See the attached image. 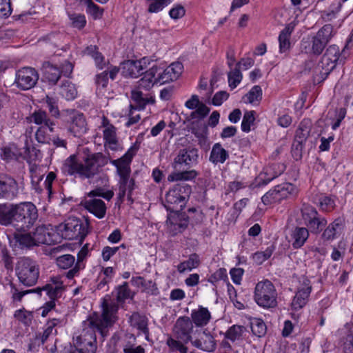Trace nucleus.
Listing matches in <instances>:
<instances>
[{"label":"nucleus","mask_w":353,"mask_h":353,"mask_svg":"<svg viewBox=\"0 0 353 353\" xmlns=\"http://www.w3.org/2000/svg\"><path fill=\"white\" fill-rule=\"evenodd\" d=\"M211 318V314L208 309L199 306L197 309L192 311L190 320L196 327H201L207 325Z\"/></svg>","instance_id":"393cba45"},{"label":"nucleus","mask_w":353,"mask_h":353,"mask_svg":"<svg viewBox=\"0 0 353 353\" xmlns=\"http://www.w3.org/2000/svg\"><path fill=\"white\" fill-rule=\"evenodd\" d=\"M210 112V108L207 107L203 103H201L197 106L196 109L192 112L190 118L191 119H197L201 120L204 119Z\"/></svg>","instance_id":"13d9d810"},{"label":"nucleus","mask_w":353,"mask_h":353,"mask_svg":"<svg viewBox=\"0 0 353 353\" xmlns=\"http://www.w3.org/2000/svg\"><path fill=\"white\" fill-rule=\"evenodd\" d=\"M336 32L334 30V27L331 24L324 25L315 34L321 40L327 44L332 37L335 35Z\"/></svg>","instance_id":"79ce46f5"},{"label":"nucleus","mask_w":353,"mask_h":353,"mask_svg":"<svg viewBox=\"0 0 353 353\" xmlns=\"http://www.w3.org/2000/svg\"><path fill=\"white\" fill-rule=\"evenodd\" d=\"M119 72V68L116 66H109L107 70L96 75L95 82L98 86L105 88L108 83L109 78L114 80Z\"/></svg>","instance_id":"2f4dec72"},{"label":"nucleus","mask_w":353,"mask_h":353,"mask_svg":"<svg viewBox=\"0 0 353 353\" xmlns=\"http://www.w3.org/2000/svg\"><path fill=\"white\" fill-rule=\"evenodd\" d=\"M201 264V259L199 254L193 253L189 255L188 259L180 263L177 265V270L179 273H184L185 271H191L197 268Z\"/></svg>","instance_id":"72a5a7b5"},{"label":"nucleus","mask_w":353,"mask_h":353,"mask_svg":"<svg viewBox=\"0 0 353 353\" xmlns=\"http://www.w3.org/2000/svg\"><path fill=\"white\" fill-rule=\"evenodd\" d=\"M191 344L196 348L206 352H212L216 348V341L208 329L196 330L192 335Z\"/></svg>","instance_id":"2eb2a0df"},{"label":"nucleus","mask_w":353,"mask_h":353,"mask_svg":"<svg viewBox=\"0 0 353 353\" xmlns=\"http://www.w3.org/2000/svg\"><path fill=\"white\" fill-rule=\"evenodd\" d=\"M116 299L117 303L114 301L109 302L106 298H104L102 302L101 305L104 301H106L108 303H116L119 307V303H124L125 301L128 299H132L133 294L130 289L129 288L128 284L127 282H124L122 285H119L116 289Z\"/></svg>","instance_id":"473e14b6"},{"label":"nucleus","mask_w":353,"mask_h":353,"mask_svg":"<svg viewBox=\"0 0 353 353\" xmlns=\"http://www.w3.org/2000/svg\"><path fill=\"white\" fill-rule=\"evenodd\" d=\"M37 219V209L31 202L16 205H0L1 225H12L18 231H26L32 227Z\"/></svg>","instance_id":"f03ea898"},{"label":"nucleus","mask_w":353,"mask_h":353,"mask_svg":"<svg viewBox=\"0 0 353 353\" xmlns=\"http://www.w3.org/2000/svg\"><path fill=\"white\" fill-rule=\"evenodd\" d=\"M103 128V136L105 141L104 146L108 147L113 151L118 150L119 143L117 135V128L110 123L109 120L103 116L101 125Z\"/></svg>","instance_id":"dca6fc26"},{"label":"nucleus","mask_w":353,"mask_h":353,"mask_svg":"<svg viewBox=\"0 0 353 353\" xmlns=\"http://www.w3.org/2000/svg\"><path fill=\"white\" fill-rule=\"evenodd\" d=\"M108 157L101 152L90 153L79 161L73 154L67 158L62 166V170L68 175H78L81 179H92L97 175L102 168L108 163Z\"/></svg>","instance_id":"7ed1b4c3"},{"label":"nucleus","mask_w":353,"mask_h":353,"mask_svg":"<svg viewBox=\"0 0 353 353\" xmlns=\"http://www.w3.org/2000/svg\"><path fill=\"white\" fill-rule=\"evenodd\" d=\"M188 225V221L186 219L178 221L175 219L172 220L168 219L167 221V226L172 236L182 232Z\"/></svg>","instance_id":"ea45409f"},{"label":"nucleus","mask_w":353,"mask_h":353,"mask_svg":"<svg viewBox=\"0 0 353 353\" xmlns=\"http://www.w3.org/2000/svg\"><path fill=\"white\" fill-rule=\"evenodd\" d=\"M295 188L292 184L282 183L268 191L262 196L261 200L265 205L279 203L283 199L288 198L290 194H293Z\"/></svg>","instance_id":"ddd939ff"},{"label":"nucleus","mask_w":353,"mask_h":353,"mask_svg":"<svg viewBox=\"0 0 353 353\" xmlns=\"http://www.w3.org/2000/svg\"><path fill=\"white\" fill-rule=\"evenodd\" d=\"M130 325L138 330V334H143L145 339L149 341L148 319L139 312H134L129 317Z\"/></svg>","instance_id":"b1692460"},{"label":"nucleus","mask_w":353,"mask_h":353,"mask_svg":"<svg viewBox=\"0 0 353 353\" xmlns=\"http://www.w3.org/2000/svg\"><path fill=\"white\" fill-rule=\"evenodd\" d=\"M35 139L38 143L42 144H50L51 138L50 134L47 132L46 127H39L34 134Z\"/></svg>","instance_id":"4d7b16f0"},{"label":"nucleus","mask_w":353,"mask_h":353,"mask_svg":"<svg viewBox=\"0 0 353 353\" xmlns=\"http://www.w3.org/2000/svg\"><path fill=\"white\" fill-rule=\"evenodd\" d=\"M147 68V59L128 60L122 64V74L125 77L136 78L143 74Z\"/></svg>","instance_id":"a211bd4d"},{"label":"nucleus","mask_w":353,"mask_h":353,"mask_svg":"<svg viewBox=\"0 0 353 353\" xmlns=\"http://www.w3.org/2000/svg\"><path fill=\"white\" fill-rule=\"evenodd\" d=\"M340 50L336 45H330L318 63L316 70L321 74V81L324 80L330 72L336 67L339 59Z\"/></svg>","instance_id":"9d476101"},{"label":"nucleus","mask_w":353,"mask_h":353,"mask_svg":"<svg viewBox=\"0 0 353 353\" xmlns=\"http://www.w3.org/2000/svg\"><path fill=\"white\" fill-rule=\"evenodd\" d=\"M141 89L132 91L131 97L138 105L140 109H143L145 105L148 103L149 100L143 97Z\"/></svg>","instance_id":"e2e57ef3"},{"label":"nucleus","mask_w":353,"mask_h":353,"mask_svg":"<svg viewBox=\"0 0 353 353\" xmlns=\"http://www.w3.org/2000/svg\"><path fill=\"white\" fill-rule=\"evenodd\" d=\"M44 77L52 85L57 84L61 77V70L50 62H44L42 65Z\"/></svg>","instance_id":"7c9ffc66"},{"label":"nucleus","mask_w":353,"mask_h":353,"mask_svg":"<svg viewBox=\"0 0 353 353\" xmlns=\"http://www.w3.org/2000/svg\"><path fill=\"white\" fill-rule=\"evenodd\" d=\"M1 259L7 270H12L13 268L12 257L10 256L9 251L6 248L1 249Z\"/></svg>","instance_id":"338daca9"},{"label":"nucleus","mask_w":353,"mask_h":353,"mask_svg":"<svg viewBox=\"0 0 353 353\" xmlns=\"http://www.w3.org/2000/svg\"><path fill=\"white\" fill-rule=\"evenodd\" d=\"M16 274L21 283L26 286H32L37 282L39 268L35 261L29 257H22L17 263Z\"/></svg>","instance_id":"423d86ee"},{"label":"nucleus","mask_w":353,"mask_h":353,"mask_svg":"<svg viewBox=\"0 0 353 353\" xmlns=\"http://www.w3.org/2000/svg\"><path fill=\"white\" fill-rule=\"evenodd\" d=\"M312 289L310 281L306 277H302L299 281V285L291 303L292 310H298L307 304Z\"/></svg>","instance_id":"4468645a"},{"label":"nucleus","mask_w":353,"mask_h":353,"mask_svg":"<svg viewBox=\"0 0 353 353\" xmlns=\"http://www.w3.org/2000/svg\"><path fill=\"white\" fill-rule=\"evenodd\" d=\"M88 252V246L87 245H85L77 254V261L75 263L74 266L63 274L67 279H72L74 277L79 274L81 270H83L85 268L83 261L86 257Z\"/></svg>","instance_id":"c85d7f7f"},{"label":"nucleus","mask_w":353,"mask_h":353,"mask_svg":"<svg viewBox=\"0 0 353 353\" xmlns=\"http://www.w3.org/2000/svg\"><path fill=\"white\" fill-rule=\"evenodd\" d=\"M245 328L243 326L234 325L230 327L225 333V337L232 341L239 340L243 333L245 332Z\"/></svg>","instance_id":"49530a36"},{"label":"nucleus","mask_w":353,"mask_h":353,"mask_svg":"<svg viewBox=\"0 0 353 353\" xmlns=\"http://www.w3.org/2000/svg\"><path fill=\"white\" fill-rule=\"evenodd\" d=\"M86 51L88 54L94 59L97 66L102 69L103 65H105L104 57L102 56L101 53L97 50L96 46L88 47Z\"/></svg>","instance_id":"bf43d9fd"},{"label":"nucleus","mask_w":353,"mask_h":353,"mask_svg":"<svg viewBox=\"0 0 353 353\" xmlns=\"http://www.w3.org/2000/svg\"><path fill=\"white\" fill-rule=\"evenodd\" d=\"M162 69L160 66L154 65L149 70L143 72V77L137 82V88L145 90L151 89L154 84L159 83L156 74Z\"/></svg>","instance_id":"5701e85b"},{"label":"nucleus","mask_w":353,"mask_h":353,"mask_svg":"<svg viewBox=\"0 0 353 353\" xmlns=\"http://www.w3.org/2000/svg\"><path fill=\"white\" fill-rule=\"evenodd\" d=\"M301 45L306 53L319 55L322 53L327 44L318 38L317 36L314 35L311 41H303Z\"/></svg>","instance_id":"cd10ccee"},{"label":"nucleus","mask_w":353,"mask_h":353,"mask_svg":"<svg viewBox=\"0 0 353 353\" xmlns=\"http://www.w3.org/2000/svg\"><path fill=\"white\" fill-rule=\"evenodd\" d=\"M9 286L12 299L16 301H20L22 297L26 294L30 293L41 294L42 291H46L50 299H57L60 297L65 290L63 281L59 276L52 278L51 283L46 284L43 288L19 291L15 285L11 281L9 283Z\"/></svg>","instance_id":"39448f33"},{"label":"nucleus","mask_w":353,"mask_h":353,"mask_svg":"<svg viewBox=\"0 0 353 353\" xmlns=\"http://www.w3.org/2000/svg\"><path fill=\"white\" fill-rule=\"evenodd\" d=\"M60 93L67 100L74 99L77 95L74 85L68 80L62 82Z\"/></svg>","instance_id":"a19ab883"},{"label":"nucleus","mask_w":353,"mask_h":353,"mask_svg":"<svg viewBox=\"0 0 353 353\" xmlns=\"http://www.w3.org/2000/svg\"><path fill=\"white\" fill-rule=\"evenodd\" d=\"M255 121V111L250 110L246 111L244 113L242 123H241V130L245 132H248L250 131L251 125L254 124Z\"/></svg>","instance_id":"603ef678"},{"label":"nucleus","mask_w":353,"mask_h":353,"mask_svg":"<svg viewBox=\"0 0 353 353\" xmlns=\"http://www.w3.org/2000/svg\"><path fill=\"white\" fill-rule=\"evenodd\" d=\"M118 306L116 303L104 301L101 314L94 312L83 322L81 333L73 337V346L81 353H95L97 350L96 332L104 336L108 329L113 325L117 317Z\"/></svg>","instance_id":"f257e3e1"},{"label":"nucleus","mask_w":353,"mask_h":353,"mask_svg":"<svg viewBox=\"0 0 353 353\" xmlns=\"http://www.w3.org/2000/svg\"><path fill=\"white\" fill-rule=\"evenodd\" d=\"M84 208L99 219H102L106 213V206L103 201L99 199H90L83 203Z\"/></svg>","instance_id":"a878e982"},{"label":"nucleus","mask_w":353,"mask_h":353,"mask_svg":"<svg viewBox=\"0 0 353 353\" xmlns=\"http://www.w3.org/2000/svg\"><path fill=\"white\" fill-rule=\"evenodd\" d=\"M190 186H181L179 184L174 185L165 195V201L170 205H180L181 208L185 205V197L182 195V192H190Z\"/></svg>","instance_id":"4be33fe9"},{"label":"nucleus","mask_w":353,"mask_h":353,"mask_svg":"<svg viewBox=\"0 0 353 353\" xmlns=\"http://www.w3.org/2000/svg\"><path fill=\"white\" fill-rule=\"evenodd\" d=\"M198 150L194 148L189 147L180 150L177 156L174 158V163L175 168L179 166L185 165L188 168H190L196 165L198 162Z\"/></svg>","instance_id":"6ab92c4d"},{"label":"nucleus","mask_w":353,"mask_h":353,"mask_svg":"<svg viewBox=\"0 0 353 353\" xmlns=\"http://www.w3.org/2000/svg\"><path fill=\"white\" fill-rule=\"evenodd\" d=\"M59 323H60V321L57 319H52L48 321L46 328L40 337L42 344L48 340L50 335L57 334V330L54 327Z\"/></svg>","instance_id":"de8ad7c7"},{"label":"nucleus","mask_w":353,"mask_h":353,"mask_svg":"<svg viewBox=\"0 0 353 353\" xmlns=\"http://www.w3.org/2000/svg\"><path fill=\"white\" fill-rule=\"evenodd\" d=\"M30 122H33L37 125H44L47 127L50 132L54 131V126L55 125L53 121L47 114L46 112L42 110H35L27 118Z\"/></svg>","instance_id":"bb28decb"},{"label":"nucleus","mask_w":353,"mask_h":353,"mask_svg":"<svg viewBox=\"0 0 353 353\" xmlns=\"http://www.w3.org/2000/svg\"><path fill=\"white\" fill-rule=\"evenodd\" d=\"M17 148L14 145L3 148L1 153V158L6 161L17 159Z\"/></svg>","instance_id":"69168bd1"},{"label":"nucleus","mask_w":353,"mask_h":353,"mask_svg":"<svg viewBox=\"0 0 353 353\" xmlns=\"http://www.w3.org/2000/svg\"><path fill=\"white\" fill-rule=\"evenodd\" d=\"M12 12L10 0H0V18L8 17Z\"/></svg>","instance_id":"774afa93"},{"label":"nucleus","mask_w":353,"mask_h":353,"mask_svg":"<svg viewBox=\"0 0 353 353\" xmlns=\"http://www.w3.org/2000/svg\"><path fill=\"white\" fill-rule=\"evenodd\" d=\"M14 239L22 246L32 247L37 245L34 241V234L32 235L30 233H17L14 234Z\"/></svg>","instance_id":"a18cd8bd"},{"label":"nucleus","mask_w":353,"mask_h":353,"mask_svg":"<svg viewBox=\"0 0 353 353\" xmlns=\"http://www.w3.org/2000/svg\"><path fill=\"white\" fill-rule=\"evenodd\" d=\"M343 223V221L340 219L334 220L324 230L321 236L322 239L324 241L333 240L336 237L337 232L342 229Z\"/></svg>","instance_id":"4c0bfd02"},{"label":"nucleus","mask_w":353,"mask_h":353,"mask_svg":"<svg viewBox=\"0 0 353 353\" xmlns=\"http://www.w3.org/2000/svg\"><path fill=\"white\" fill-rule=\"evenodd\" d=\"M65 122L68 132L75 137H82L88 130L83 114L75 110H66Z\"/></svg>","instance_id":"9b49d317"},{"label":"nucleus","mask_w":353,"mask_h":353,"mask_svg":"<svg viewBox=\"0 0 353 353\" xmlns=\"http://www.w3.org/2000/svg\"><path fill=\"white\" fill-rule=\"evenodd\" d=\"M228 83L229 86L234 89L235 88L241 81L243 76L240 71V69L237 67H235L233 70H231L228 74Z\"/></svg>","instance_id":"8fccbe9b"},{"label":"nucleus","mask_w":353,"mask_h":353,"mask_svg":"<svg viewBox=\"0 0 353 353\" xmlns=\"http://www.w3.org/2000/svg\"><path fill=\"white\" fill-rule=\"evenodd\" d=\"M45 101L48 105L49 112L52 117L58 118L60 112L57 106V100L55 98L47 95L45 98Z\"/></svg>","instance_id":"680f3d73"},{"label":"nucleus","mask_w":353,"mask_h":353,"mask_svg":"<svg viewBox=\"0 0 353 353\" xmlns=\"http://www.w3.org/2000/svg\"><path fill=\"white\" fill-rule=\"evenodd\" d=\"M274 250V247L272 245L268 247L264 251L256 252L252 256L253 261L256 264L261 265L272 255Z\"/></svg>","instance_id":"09e8293b"},{"label":"nucleus","mask_w":353,"mask_h":353,"mask_svg":"<svg viewBox=\"0 0 353 353\" xmlns=\"http://www.w3.org/2000/svg\"><path fill=\"white\" fill-rule=\"evenodd\" d=\"M196 174V172L194 170L174 172L168 176V180L169 181H188L194 179Z\"/></svg>","instance_id":"37998d69"},{"label":"nucleus","mask_w":353,"mask_h":353,"mask_svg":"<svg viewBox=\"0 0 353 353\" xmlns=\"http://www.w3.org/2000/svg\"><path fill=\"white\" fill-rule=\"evenodd\" d=\"M311 121L309 119H303L296 131L294 141L299 143H305L310 136L311 131Z\"/></svg>","instance_id":"e433bc0d"},{"label":"nucleus","mask_w":353,"mask_h":353,"mask_svg":"<svg viewBox=\"0 0 353 353\" xmlns=\"http://www.w3.org/2000/svg\"><path fill=\"white\" fill-rule=\"evenodd\" d=\"M245 103H259L262 99V90L259 85H254L243 98Z\"/></svg>","instance_id":"c03bdc74"},{"label":"nucleus","mask_w":353,"mask_h":353,"mask_svg":"<svg viewBox=\"0 0 353 353\" xmlns=\"http://www.w3.org/2000/svg\"><path fill=\"white\" fill-rule=\"evenodd\" d=\"M84 2L87 6V12L90 14L94 19H98L102 16L103 10L100 9L92 0H84Z\"/></svg>","instance_id":"052dcab7"},{"label":"nucleus","mask_w":353,"mask_h":353,"mask_svg":"<svg viewBox=\"0 0 353 353\" xmlns=\"http://www.w3.org/2000/svg\"><path fill=\"white\" fill-rule=\"evenodd\" d=\"M162 70L157 73V81L161 84H164L176 80L181 74L183 66L180 62H174L171 63L168 68L159 65Z\"/></svg>","instance_id":"f3484780"},{"label":"nucleus","mask_w":353,"mask_h":353,"mask_svg":"<svg viewBox=\"0 0 353 353\" xmlns=\"http://www.w3.org/2000/svg\"><path fill=\"white\" fill-rule=\"evenodd\" d=\"M75 262L74 256L71 254H63L57 259V265L63 270L71 268Z\"/></svg>","instance_id":"6e6d98bb"},{"label":"nucleus","mask_w":353,"mask_h":353,"mask_svg":"<svg viewBox=\"0 0 353 353\" xmlns=\"http://www.w3.org/2000/svg\"><path fill=\"white\" fill-rule=\"evenodd\" d=\"M251 329L254 335L261 337L265 334L267 327L261 319H254L251 322Z\"/></svg>","instance_id":"3c124183"},{"label":"nucleus","mask_w":353,"mask_h":353,"mask_svg":"<svg viewBox=\"0 0 353 353\" xmlns=\"http://www.w3.org/2000/svg\"><path fill=\"white\" fill-rule=\"evenodd\" d=\"M39 74L37 70L32 67H23L16 71L14 85L21 90H29L37 83Z\"/></svg>","instance_id":"1a4fd4ad"},{"label":"nucleus","mask_w":353,"mask_h":353,"mask_svg":"<svg viewBox=\"0 0 353 353\" xmlns=\"http://www.w3.org/2000/svg\"><path fill=\"white\" fill-rule=\"evenodd\" d=\"M327 221L325 218L318 214L306 225L308 231L310 230L312 234H319L323 228L327 225Z\"/></svg>","instance_id":"58836bf2"},{"label":"nucleus","mask_w":353,"mask_h":353,"mask_svg":"<svg viewBox=\"0 0 353 353\" xmlns=\"http://www.w3.org/2000/svg\"><path fill=\"white\" fill-rule=\"evenodd\" d=\"M309 237V231L304 227H296L292 231V246L295 249L301 248Z\"/></svg>","instance_id":"c756f323"},{"label":"nucleus","mask_w":353,"mask_h":353,"mask_svg":"<svg viewBox=\"0 0 353 353\" xmlns=\"http://www.w3.org/2000/svg\"><path fill=\"white\" fill-rule=\"evenodd\" d=\"M72 26L78 29H82L86 24L85 17L81 14H71L69 15Z\"/></svg>","instance_id":"0e129e2a"},{"label":"nucleus","mask_w":353,"mask_h":353,"mask_svg":"<svg viewBox=\"0 0 353 353\" xmlns=\"http://www.w3.org/2000/svg\"><path fill=\"white\" fill-rule=\"evenodd\" d=\"M88 223H83L77 218H69L65 223L58 226L61 235L68 239H77L85 237L88 234Z\"/></svg>","instance_id":"6e6552de"},{"label":"nucleus","mask_w":353,"mask_h":353,"mask_svg":"<svg viewBox=\"0 0 353 353\" xmlns=\"http://www.w3.org/2000/svg\"><path fill=\"white\" fill-rule=\"evenodd\" d=\"M18 190V184L14 178L0 174V197L12 199L17 196Z\"/></svg>","instance_id":"412c9836"},{"label":"nucleus","mask_w":353,"mask_h":353,"mask_svg":"<svg viewBox=\"0 0 353 353\" xmlns=\"http://www.w3.org/2000/svg\"><path fill=\"white\" fill-rule=\"evenodd\" d=\"M228 157V151L220 143H215L211 150L209 159L214 164H217L223 163Z\"/></svg>","instance_id":"f704fd0d"},{"label":"nucleus","mask_w":353,"mask_h":353,"mask_svg":"<svg viewBox=\"0 0 353 353\" xmlns=\"http://www.w3.org/2000/svg\"><path fill=\"white\" fill-rule=\"evenodd\" d=\"M254 299L263 308H273L277 305V292L273 283L269 280L257 283L254 289Z\"/></svg>","instance_id":"0eeeda50"},{"label":"nucleus","mask_w":353,"mask_h":353,"mask_svg":"<svg viewBox=\"0 0 353 353\" xmlns=\"http://www.w3.org/2000/svg\"><path fill=\"white\" fill-rule=\"evenodd\" d=\"M294 28L292 23L288 24L285 28L280 32L279 36V49L281 53L285 52L290 47V38Z\"/></svg>","instance_id":"c9c22d12"},{"label":"nucleus","mask_w":353,"mask_h":353,"mask_svg":"<svg viewBox=\"0 0 353 353\" xmlns=\"http://www.w3.org/2000/svg\"><path fill=\"white\" fill-rule=\"evenodd\" d=\"M193 323L188 316L179 317L174 327L173 336L167 339L166 344L172 351H179L180 353H188V348L183 343H187L192 339L191 333L193 332Z\"/></svg>","instance_id":"20e7f679"},{"label":"nucleus","mask_w":353,"mask_h":353,"mask_svg":"<svg viewBox=\"0 0 353 353\" xmlns=\"http://www.w3.org/2000/svg\"><path fill=\"white\" fill-rule=\"evenodd\" d=\"M137 148L132 146L126 153L121 158L112 160L110 162L114 165L120 176L119 185H128L130 181V169L129 164L130 163L133 157L135 155Z\"/></svg>","instance_id":"f8f14e48"},{"label":"nucleus","mask_w":353,"mask_h":353,"mask_svg":"<svg viewBox=\"0 0 353 353\" xmlns=\"http://www.w3.org/2000/svg\"><path fill=\"white\" fill-rule=\"evenodd\" d=\"M302 218L305 225H307L316 216L319 214L317 210L312 206L309 205H303L301 208Z\"/></svg>","instance_id":"5fc2aeb1"},{"label":"nucleus","mask_w":353,"mask_h":353,"mask_svg":"<svg viewBox=\"0 0 353 353\" xmlns=\"http://www.w3.org/2000/svg\"><path fill=\"white\" fill-rule=\"evenodd\" d=\"M14 316L25 325H30L33 319L32 312L24 309L16 310Z\"/></svg>","instance_id":"864d4df0"},{"label":"nucleus","mask_w":353,"mask_h":353,"mask_svg":"<svg viewBox=\"0 0 353 353\" xmlns=\"http://www.w3.org/2000/svg\"><path fill=\"white\" fill-rule=\"evenodd\" d=\"M33 234L37 245L39 244L51 245L57 242V235L50 225H39Z\"/></svg>","instance_id":"aec40b11"}]
</instances>
